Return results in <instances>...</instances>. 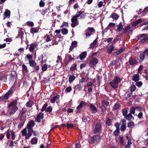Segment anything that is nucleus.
<instances>
[{
	"mask_svg": "<svg viewBox=\"0 0 148 148\" xmlns=\"http://www.w3.org/2000/svg\"><path fill=\"white\" fill-rule=\"evenodd\" d=\"M86 16V14L82 13L81 11L77 12L76 14L73 16L71 18V21L72 23L71 26V27L74 28L79 25V22L77 21L78 18L80 16L81 18L83 19Z\"/></svg>",
	"mask_w": 148,
	"mask_h": 148,
	"instance_id": "obj_1",
	"label": "nucleus"
},
{
	"mask_svg": "<svg viewBox=\"0 0 148 148\" xmlns=\"http://www.w3.org/2000/svg\"><path fill=\"white\" fill-rule=\"evenodd\" d=\"M17 103V101L14 100L11 102L9 105L8 112L10 115L14 114L18 110V108L16 106Z\"/></svg>",
	"mask_w": 148,
	"mask_h": 148,
	"instance_id": "obj_2",
	"label": "nucleus"
},
{
	"mask_svg": "<svg viewBox=\"0 0 148 148\" xmlns=\"http://www.w3.org/2000/svg\"><path fill=\"white\" fill-rule=\"evenodd\" d=\"M122 79L118 76H115L113 80L109 83L110 86L113 88L116 89L118 87V84L120 83Z\"/></svg>",
	"mask_w": 148,
	"mask_h": 148,
	"instance_id": "obj_3",
	"label": "nucleus"
},
{
	"mask_svg": "<svg viewBox=\"0 0 148 148\" xmlns=\"http://www.w3.org/2000/svg\"><path fill=\"white\" fill-rule=\"evenodd\" d=\"M86 32L84 34L85 36V38H89L93 33L95 32V30L92 27H88L85 30Z\"/></svg>",
	"mask_w": 148,
	"mask_h": 148,
	"instance_id": "obj_4",
	"label": "nucleus"
},
{
	"mask_svg": "<svg viewBox=\"0 0 148 148\" xmlns=\"http://www.w3.org/2000/svg\"><path fill=\"white\" fill-rule=\"evenodd\" d=\"M29 63L30 66L34 67V71L36 72L39 70L40 69L39 65H37L36 62L33 60H29Z\"/></svg>",
	"mask_w": 148,
	"mask_h": 148,
	"instance_id": "obj_5",
	"label": "nucleus"
},
{
	"mask_svg": "<svg viewBox=\"0 0 148 148\" xmlns=\"http://www.w3.org/2000/svg\"><path fill=\"white\" fill-rule=\"evenodd\" d=\"M101 139V136L98 135H94L92 136L89 141V143L90 144H93L96 142L99 141Z\"/></svg>",
	"mask_w": 148,
	"mask_h": 148,
	"instance_id": "obj_6",
	"label": "nucleus"
},
{
	"mask_svg": "<svg viewBox=\"0 0 148 148\" xmlns=\"http://www.w3.org/2000/svg\"><path fill=\"white\" fill-rule=\"evenodd\" d=\"M101 127V124L100 123H97L94 129V133L96 134L101 132L102 129Z\"/></svg>",
	"mask_w": 148,
	"mask_h": 148,
	"instance_id": "obj_7",
	"label": "nucleus"
},
{
	"mask_svg": "<svg viewBox=\"0 0 148 148\" xmlns=\"http://www.w3.org/2000/svg\"><path fill=\"white\" fill-rule=\"evenodd\" d=\"M14 91V88L12 87L10 90L5 94L3 97H2V99H7L9 97H10L13 93Z\"/></svg>",
	"mask_w": 148,
	"mask_h": 148,
	"instance_id": "obj_8",
	"label": "nucleus"
},
{
	"mask_svg": "<svg viewBox=\"0 0 148 148\" xmlns=\"http://www.w3.org/2000/svg\"><path fill=\"white\" fill-rule=\"evenodd\" d=\"M98 62V60L95 58H92L89 63V65L90 66L92 67L95 66Z\"/></svg>",
	"mask_w": 148,
	"mask_h": 148,
	"instance_id": "obj_9",
	"label": "nucleus"
},
{
	"mask_svg": "<svg viewBox=\"0 0 148 148\" xmlns=\"http://www.w3.org/2000/svg\"><path fill=\"white\" fill-rule=\"evenodd\" d=\"M59 40L60 38L59 37L55 36L53 37L52 42L50 45H49V46H50L51 45L53 46L54 45H56L58 44Z\"/></svg>",
	"mask_w": 148,
	"mask_h": 148,
	"instance_id": "obj_10",
	"label": "nucleus"
},
{
	"mask_svg": "<svg viewBox=\"0 0 148 148\" xmlns=\"http://www.w3.org/2000/svg\"><path fill=\"white\" fill-rule=\"evenodd\" d=\"M87 103L84 101H82L79 105L76 108V112H80V109L83 106H86Z\"/></svg>",
	"mask_w": 148,
	"mask_h": 148,
	"instance_id": "obj_11",
	"label": "nucleus"
},
{
	"mask_svg": "<svg viewBox=\"0 0 148 148\" xmlns=\"http://www.w3.org/2000/svg\"><path fill=\"white\" fill-rule=\"evenodd\" d=\"M128 62L131 66L134 65L138 63V62L132 56L129 58Z\"/></svg>",
	"mask_w": 148,
	"mask_h": 148,
	"instance_id": "obj_12",
	"label": "nucleus"
},
{
	"mask_svg": "<svg viewBox=\"0 0 148 148\" xmlns=\"http://www.w3.org/2000/svg\"><path fill=\"white\" fill-rule=\"evenodd\" d=\"M44 114L41 112H39L35 119V121L38 123L41 121V119L44 117Z\"/></svg>",
	"mask_w": 148,
	"mask_h": 148,
	"instance_id": "obj_13",
	"label": "nucleus"
},
{
	"mask_svg": "<svg viewBox=\"0 0 148 148\" xmlns=\"http://www.w3.org/2000/svg\"><path fill=\"white\" fill-rule=\"evenodd\" d=\"M38 46L37 43L34 42L30 45V47L29 48V51L30 52H32L34 50V49Z\"/></svg>",
	"mask_w": 148,
	"mask_h": 148,
	"instance_id": "obj_14",
	"label": "nucleus"
},
{
	"mask_svg": "<svg viewBox=\"0 0 148 148\" xmlns=\"http://www.w3.org/2000/svg\"><path fill=\"white\" fill-rule=\"evenodd\" d=\"M90 110L92 113H95L97 112V109L96 106L93 104L90 103Z\"/></svg>",
	"mask_w": 148,
	"mask_h": 148,
	"instance_id": "obj_15",
	"label": "nucleus"
},
{
	"mask_svg": "<svg viewBox=\"0 0 148 148\" xmlns=\"http://www.w3.org/2000/svg\"><path fill=\"white\" fill-rule=\"evenodd\" d=\"M124 118L127 120L130 121H133L134 119V117L132 115V114L130 113L127 114L124 117Z\"/></svg>",
	"mask_w": 148,
	"mask_h": 148,
	"instance_id": "obj_16",
	"label": "nucleus"
},
{
	"mask_svg": "<svg viewBox=\"0 0 148 148\" xmlns=\"http://www.w3.org/2000/svg\"><path fill=\"white\" fill-rule=\"evenodd\" d=\"M126 138L128 140L127 144L125 146V148H130L131 145L132 144V143L131 142L132 139L129 137L128 136H127Z\"/></svg>",
	"mask_w": 148,
	"mask_h": 148,
	"instance_id": "obj_17",
	"label": "nucleus"
},
{
	"mask_svg": "<svg viewBox=\"0 0 148 148\" xmlns=\"http://www.w3.org/2000/svg\"><path fill=\"white\" fill-rule=\"evenodd\" d=\"M35 123L33 121L31 120L29 121L27 125L28 129L33 130L32 127L34 126Z\"/></svg>",
	"mask_w": 148,
	"mask_h": 148,
	"instance_id": "obj_18",
	"label": "nucleus"
},
{
	"mask_svg": "<svg viewBox=\"0 0 148 148\" xmlns=\"http://www.w3.org/2000/svg\"><path fill=\"white\" fill-rule=\"evenodd\" d=\"M77 44V42L76 41H74L72 42L71 45L70 46L69 48V53H70L73 49V48L76 47Z\"/></svg>",
	"mask_w": 148,
	"mask_h": 148,
	"instance_id": "obj_19",
	"label": "nucleus"
},
{
	"mask_svg": "<svg viewBox=\"0 0 148 148\" xmlns=\"http://www.w3.org/2000/svg\"><path fill=\"white\" fill-rule=\"evenodd\" d=\"M60 96L58 95L52 97L50 99V101L52 103H54L58 99H59Z\"/></svg>",
	"mask_w": 148,
	"mask_h": 148,
	"instance_id": "obj_20",
	"label": "nucleus"
},
{
	"mask_svg": "<svg viewBox=\"0 0 148 148\" xmlns=\"http://www.w3.org/2000/svg\"><path fill=\"white\" fill-rule=\"evenodd\" d=\"M139 58L141 62H142L144 60L145 58H147V57L144 52H143L140 53L139 56Z\"/></svg>",
	"mask_w": 148,
	"mask_h": 148,
	"instance_id": "obj_21",
	"label": "nucleus"
},
{
	"mask_svg": "<svg viewBox=\"0 0 148 148\" xmlns=\"http://www.w3.org/2000/svg\"><path fill=\"white\" fill-rule=\"evenodd\" d=\"M33 132V130L28 129V133H27L26 135L25 136V138L27 139H29L30 137L31 136L32 133Z\"/></svg>",
	"mask_w": 148,
	"mask_h": 148,
	"instance_id": "obj_22",
	"label": "nucleus"
},
{
	"mask_svg": "<svg viewBox=\"0 0 148 148\" xmlns=\"http://www.w3.org/2000/svg\"><path fill=\"white\" fill-rule=\"evenodd\" d=\"M144 21V20L143 19L140 18L138 19L133 23L132 26L134 27H135L138 24L141 23L142 21Z\"/></svg>",
	"mask_w": 148,
	"mask_h": 148,
	"instance_id": "obj_23",
	"label": "nucleus"
},
{
	"mask_svg": "<svg viewBox=\"0 0 148 148\" xmlns=\"http://www.w3.org/2000/svg\"><path fill=\"white\" fill-rule=\"evenodd\" d=\"M22 71L23 73H26L28 72L27 68L25 64H23L22 65Z\"/></svg>",
	"mask_w": 148,
	"mask_h": 148,
	"instance_id": "obj_24",
	"label": "nucleus"
},
{
	"mask_svg": "<svg viewBox=\"0 0 148 148\" xmlns=\"http://www.w3.org/2000/svg\"><path fill=\"white\" fill-rule=\"evenodd\" d=\"M130 26H127L126 27H125L123 29V31L121 34V35H123V34H126L128 31L130 29Z\"/></svg>",
	"mask_w": 148,
	"mask_h": 148,
	"instance_id": "obj_25",
	"label": "nucleus"
},
{
	"mask_svg": "<svg viewBox=\"0 0 148 148\" xmlns=\"http://www.w3.org/2000/svg\"><path fill=\"white\" fill-rule=\"evenodd\" d=\"M132 79L135 82L137 81L139 79V74H137L134 75L132 77Z\"/></svg>",
	"mask_w": 148,
	"mask_h": 148,
	"instance_id": "obj_26",
	"label": "nucleus"
},
{
	"mask_svg": "<svg viewBox=\"0 0 148 148\" xmlns=\"http://www.w3.org/2000/svg\"><path fill=\"white\" fill-rule=\"evenodd\" d=\"M38 141V138L36 137H35L32 138L30 142L32 145H35L37 144Z\"/></svg>",
	"mask_w": 148,
	"mask_h": 148,
	"instance_id": "obj_27",
	"label": "nucleus"
},
{
	"mask_svg": "<svg viewBox=\"0 0 148 148\" xmlns=\"http://www.w3.org/2000/svg\"><path fill=\"white\" fill-rule=\"evenodd\" d=\"M87 55L86 52H82L79 56L80 59L81 60H84L86 57Z\"/></svg>",
	"mask_w": 148,
	"mask_h": 148,
	"instance_id": "obj_28",
	"label": "nucleus"
},
{
	"mask_svg": "<svg viewBox=\"0 0 148 148\" xmlns=\"http://www.w3.org/2000/svg\"><path fill=\"white\" fill-rule=\"evenodd\" d=\"M75 77L73 75H70L69 78V81L70 83H72L75 79Z\"/></svg>",
	"mask_w": 148,
	"mask_h": 148,
	"instance_id": "obj_29",
	"label": "nucleus"
},
{
	"mask_svg": "<svg viewBox=\"0 0 148 148\" xmlns=\"http://www.w3.org/2000/svg\"><path fill=\"white\" fill-rule=\"evenodd\" d=\"M39 31V29L37 27L32 28L30 29V32L31 34H34V33H37Z\"/></svg>",
	"mask_w": 148,
	"mask_h": 148,
	"instance_id": "obj_30",
	"label": "nucleus"
},
{
	"mask_svg": "<svg viewBox=\"0 0 148 148\" xmlns=\"http://www.w3.org/2000/svg\"><path fill=\"white\" fill-rule=\"evenodd\" d=\"M10 12L9 10H7L4 13V15L5 16V17L3 18V19H5V18H9L10 17Z\"/></svg>",
	"mask_w": 148,
	"mask_h": 148,
	"instance_id": "obj_31",
	"label": "nucleus"
},
{
	"mask_svg": "<svg viewBox=\"0 0 148 148\" xmlns=\"http://www.w3.org/2000/svg\"><path fill=\"white\" fill-rule=\"evenodd\" d=\"M110 17L114 20H116L118 19L119 16L116 14L113 13L111 14Z\"/></svg>",
	"mask_w": 148,
	"mask_h": 148,
	"instance_id": "obj_32",
	"label": "nucleus"
},
{
	"mask_svg": "<svg viewBox=\"0 0 148 148\" xmlns=\"http://www.w3.org/2000/svg\"><path fill=\"white\" fill-rule=\"evenodd\" d=\"M20 121V123L18 125V127L19 128H21L23 127L25 123V120L24 119H21Z\"/></svg>",
	"mask_w": 148,
	"mask_h": 148,
	"instance_id": "obj_33",
	"label": "nucleus"
},
{
	"mask_svg": "<svg viewBox=\"0 0 148 148\" xmlns=\"http://www.w3.org/2000/svg\"><path fill=\"white\" fill-rule=\"evenodd\" d=\"M123 28L122 23L121 22L119 24L117 25V28L116 30L119 32H120Z\"/></svg>",
	"mask_w": 148,
	"mask_h": 148,
	"instance_id": "obj_34",
	"label": "nucleus"
},
{
	"mask_svg": "<svg viewBox=\"0 0 148 148\" xmlns=\"http://www.w3.org/2000/svg\"><path fill=\"white\" fill-rule=\"evenodd\" d=\"M33 56L32 55H31L29 54H27L25 56V60H32Z\"/></svg>",
	"mask_w": 148,
	"mask_h": 148,
	"instance_id": "obj_35",
	"label": "nucleus"
},
{
	"mask_svg": "<svg viewBox=\"0 0 148 148\" xmlns=\"http://www.w3.org/2000/svg\"><path fill=\"white\" fill-rule=\"evenodd\" d=\"M24 35V33L23 32V31H20L19 32L18 34V37H20L21 38L22 40H23L24 38L23 35Z\"/></svg>",
	"mask_w": 148,
	"mask_h": 148,
	"instance_id": "obj_36",
	"label": "nucleus"
},
{
	"mask_svg": "<svg viewBox=\"0 0 148 148\" xmlns=\"http://www.w3.org/2000/svg\"><path fill=\"white\" fill-rule=\"evenodd\" d=\"M51 36H50L49 35H47L45 37V42H48L49 41H50L51 40Z\"/></svg>",
	"mask_w": 148,
	"mask_h": 148,
	"instance_id": "obj_37",
	"label": "nucleus"
},
{
	"mask_svg": "<svg viewBox=\"0 0 148 148\" xmlns=\"http://www.w3.org/2000/svg\"><path fill=\"white\" fill-rule=\"evenodd\" d=\"M98 40L97 39L94 40L93 42L91 44L90 47L92 48H93L96 46Z\"/></svg>",
	"mask_w": 148,
	"mask_h": 148,
	"instance_id": "obj_38",
	"label": "nucleus"
},
{
	"mask_svg": "<svg viewBox=\"0 0 148 148\" xmlns=\"http://www.w3.org/2000/svg\"><path fill=\"white\" fill-rule=\"evenodd\" d=\"M114 47L113 45L110 46L107 50V52L109 54L111 53L114 50Z\"/></svg>",
	"mask_w": 148,
	"mask_h": 148,
	"instance_id": "obj_39",
	"label": "nucleus"
},
{
	"mask_svg": "<svg viewBox=\"0 0 148 148\" xmlns=\"http://www.w3.org/2000/svg\"><path fill=\"white\" fill-rule=\"evenodd\" d=\"M61 32L62 34L66 35L68 32V30L67 29L64 28L61 29Z\"/></svg>",
	"mask_w": 148,
	"mask_h": 148,
	"instance_id": "obj_40",
	"label": "nucleus"
},
{
	"mask_svg": "<svg viewBox=\"0 0 148 148\" xmlns=\"http://www.w3.org/2000/svg\"><path fill=\"white\" fill-rule=\"evenodd\" d=\"M102 104L104 106H108L109 104V102L108 101H106L104 100H103L101 102Z\"/></svg>",
	"mask_w": 148,
	"mask_h": 148,
	"instance_id": "obj_41",
	"label": "nucleus"
},
{
	"mask_svg": "<svg viewBox=\"0 0 148 148\" xmlns=\"http://www.w3.org/2000/svg\"><path fill=\"white\" fill-rule=\"evenodd\" d=\"M120 105L119 103L117 102L115 104L113 108L115 110H117L120 108Z\"/></svg>",
	"mask_w": 148,
	"mask_h": 148,
	"instance_id": "obj_42",
	"label": "nucleus"
},
{
	"mask_svg": "<svg viewBox=\"0 0 148 148\" xmlns=\"http://www.w3.org/2000/svg\"><path fill=\"white\" fill-rule=\"evenodd\" d=\"M135 109L134 107H130V113L131 114H134L135 113Z\"/></svg>",
	"mask_w": 148,
	"mask_h": 148,
	"instance_id": "obj_43",
	"label": "nucleus"
},
{
	"mask_svg": "<svg viewBox=\"0 0 148 148\" xmlns=\"http://www.w3.org/2000/svg\"><path fill=\"white\" fill-rule=\"evenodd\" d=\"M77 64H73L70 67V70L71 71H73L75 70L77 68Z\"/></svg>",
	"mask_w": 148,
	"mask_h": 148,
	"instance_id": "obj_44",
	"label": "nucleus"
},
{
	"mask_svg": "<svg viewBox=\"0 0 148 148\" xmlns=\"http://www.w3.org/2000/svg\"><path fill=\"white\" fill-rule=\"evenodd\" d=\"M75 88L76 89L79 90H81L82 89L81 84L80 83H79V84H77L75 86Z\"/></svg>",
	"mask_w": 148,
	"mask_h": 148,
	"instance_id": "obj_45",
	"label": "nucleus"
},
{
	"mask_svg": "<svg viewBox=\"0 0 148 148\" xmlns=\"http://www.w3.org/2000/svg\"><path fill=\"white\" fill-rule=\"evenodd\" d=\"M136 89V86L134 84H132L130 87V90L131 92H132L134 91Z\"/></svg>",
	"mask_w": 148,
	"mask_h": 148,
	"instance_id": "obj_46",
	"label": "nucleus"
},
{
	"mask_svg": "<svg viewBox=\"0 0 148 148\" xmlns=\"http://www.w3.org/2000/svg\"><path fill=\"white\" fill-rule=\"evenodd\" d=\"M125 49V48L123 47L121 48L120 49L116 51L115 53L117 55H119L120 53H121V52H122Z\"/></svg>",
	"mask_w": 148,
	"mask_h": 148,
	"instance_id": "obj_47",
	"label": "nucleus"
},
{
	"mask_svg": "<svg viewBox=\"0 0 148 148\" xmlns=\"http://www.w3.org/2000/svg\"><path fill=\"white\" fill-rule=\"evenodd\" d=\"M22 135L23 136H26L27 133V129L26 128L24 129L23 130L21 131Z\"/></svg>",
	"mask_w": 148,
	"mask_h": 148,
	"instance_id": "obj_48",
	"label": "nucleus"
},
{
	"mask_svg": "<svg viewBox=\"0 0 148 148\" xmlns=\"http://www.w3.org/2000/svg\"><path fill=\"white\" fill-rule=\"evenodd\" d=\"M147 36L144 37L143 39H142L141 42L143 43L147 41H148V34H147Z\"/></svg>",
	"mask_w": 148,
	"mask_h": 148,
	"instance_id": "obj_49",
	"label": "nucleus"
},
{
	"mask_svg": "<svg viewBox=\"0 0 148 148\" xmlns=\"http://www.w3.org/2000/svg\"><path fill=\"white\" fill-rule=\"evenodd\" d=\"M145 13L146 14H147L148 13V6L146 7H145L143 10L140 12V13Z\"/></svg>",
	"mask_w": 148,
	"mask_h": 148,
	"instance_id": "obj_50",
	"label": "nucleus"
},
{
	"mask_svg": "<svg viewBox=\"0 0 148 148\" xmlns=\"http://www.w3.org/2000/svg\"><path fill=\"white\" fill-rule=\"evenodd\" d=\"M122 113L123 115L125 117V116L127 114L128 111L127 110L125 109H123L122 110Z\"/></svg>",
	"mask_w": 148,
	"mask_h": 148,
	"instance_id": "obj_51",
	"label": "nucleus"
},
{
	"mask_svg": "<svg viewBox=\"0 0 148 148\" xmlns=\"http://www.w3.org/2000/svg\"><path fill=\"white\" fill-rule=\"evenodd\" d=\"M69 26L68 22H63L62 24L61 25L60 27L63 28L64 27H68Z\"/></svg>",
	"mask_w": 148,
	"mask_h": 148,
	"instance_id": "obj_52",
	"label": "nucleus"
},
{
	"mask_svg": "<svg viewBox=\"0 0 148 148\" xmlns=\"http://www.w3.org/2000/svg\"><path fill=\"white\" fill-rule=\"evenodd\" d=\"M33 105V102L31 101H29L26 103L27 106L31 107Z\"/></svg>",
	"mask_w": 148,
	"mask_h": 148,
	"instance_id": "obj_53",
	"label": "nucleus"
},
{
	"mask_svg": "<svg viewBox=\"0 0 148 148\" xmlns=\"http://www.w3.org/2000/svg\"><path fill=\"white\" fill-rule=\"evenodd\" d=\"M62 58L61 57L59 56H58L57 57V60L56 61V62L57 63H59L62 62Z\"/></svg>",
	"mask_w": 148,
	"mask_h": 148,
	"instance_id": "obj_54",
	"label": "nucleus"
},
{
	"mask_svg": "<svg viewBox=\"0 0 148 148\" xmlns=\"http://www.w3.org/2000/svg\"><path fill=\"white\" fill-rule=\"evenodd\" d=\"M52 110V108L51 106L48 107L45 110V111L46 112H50Z\"/></svg>",
	"mask_w": 148,
	"mask_h": 148,
	"instance_id": "obj_55",
	"label": "nucleus"
},
{
	"mask_svg": "<svg viewBox=\"0 0 148 148\" xmlns=\"http://www.w3.org/2000/svg\"><path fill=\"white\" fill-rule=\"evenodd\" d=\"M39 4L40 7H42L45 6V3L44 1H43L41 0L39 2Z\"/></svg>",
	"mask_w": 148,
	"mask_h": 148,
	"instance_id": "obj_56",
	"label": "nucleus"
},
{
	"mask_svg": "<svg viewBox=\"0 0 148 148\" xmlns=\"http://www.w3.org/2000/svg\"><path fill=\"white\" fill-rule=\"evenodd\" d=\"M127 127H130L131 126H134V123L132 121H130L127 123Z\"/></svg>",
	"mask_w": 148,
	"mask_h": 148,
	"instance_id": "obj_57",
	"label": "nucleus"
},
{
	"mask_svg": "<svg viewBox=\"0 0 148 148\" xmlns=\"http://www.w3.org/2000/svg\"><path fill=\"white\" fill-rule=\"evenodd\" d=\"M111 120L109 118H108L106 122V124L108 126H110L111 124Z\"/></svg>",
	"mask_w": 148,
	"mask_h": 148,
	"instance_id": "obj_58",
	"label": "nucleus"
},
{
	"mask_svg": "<svg viewBox=\"0 0 148 148\" xmlns=\"http://www.w3.org/2000/svg\"><path fill=\"white\" fill-rule=\"evenodd\" d=\"M11 135H12V138L13 140L14 139L15 137V132L13 131V130H12L10 132Z\"/></svg>",
	"mask_w": 148,
	"mask_h": 148,
	"instance_id": "obj_59",
	"label": "nucleus"
},
{
	"mask_svg": "<svg viewBox=\"0 0 148 148\" xmlns=\"http://www.w3.org/2000/svg\"><path fill=\"white\" fill-rule=\"evenodd\" d=\"M119 141L121 144H123L124 142V141L123 139V137L122 136H120L119 137Z\"/></svg>",
	"mask_w": 148,
	"mask_h": 148,
	"instance_id": "obj_60",
	"label": "nucleus"
},
{
	"mask_svg": "<svg viewBox=\"0 0 148 148\" xmlns=\"http://www.w3.org/2000/svg\"><path fill=\"white\" fill-rule=\"evenodd\" d=\"M66 57L68 59L70 60H74V59L72 57V56L70 54H67L66 55Z\"/></svg>",
	"mask_w": 148,
	"mask_h": 148,
	"instance_id": "obj_61",
	"label": "nucleus"
},
{
	"mask_svg": "<svg viewBox=\"0 0 148 148\" xmlns=\"http://www.w3.org/2000/svg\"><path fill=\"white\" fill-rule=\"evenodd\" d=\"M26 24L27 25L30 27H32L34 25V23L32 21H28L26 23Z\"/></svg>",
	"mask_w": 148,
	"mask_h": 148,
	"instance_id": "obj_62",
	"label": "nucleus"
},
{
	"mask_svg": "<svg viewBox=\"0 0 148 148\" xmlns=\"http://www.w3.org/2000/svg\"><path fill=\"white\" fill-rule=\"evenodd\" d=\"M115 24L113 23H110L107 26V28H109L114 27L115 25Z\"/></svg>",
	"mask_w": 148,
	"mask_h": 148,
	"instance_id": "obj_63",
	"label": "nucleus"
},
{
	"mask_svg": "<svg viewBox=\"0 0 148 148\" xmlns=\"http://www.w3.org/2000/svg\"><path fill=\"white\" fill-rule=\"evenodd\" d=\"M135 84L138 87H140L142 86L143 83L141 81L137 82Z\"/></svg>",
	"mask_w": 148,
	"mask_h": 148,
	"instance_id": "obj_64",
	"label": "nucleus"
}]
</instances>
